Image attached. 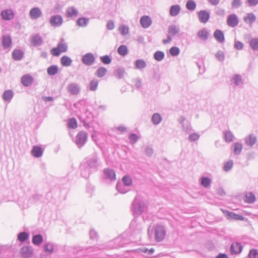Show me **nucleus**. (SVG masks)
I'll return each instance as SVG.
<instances>
[{"instance_id":"obj_13","label":"nucleus","mask_w":258,"mask_h":258,"mask_svg":"<svg viewBox=\"0 0 258 258\" xmlns=\"http://www.w3.org/2000/svg\"><path fill=\"white\" fill-rule=\"evenodd\" d=\"M243 249V246L239 242H233L230 246V252L232 255L240 254Z\"/></svg>"},{"instance_id":"obj_20","label":"nucleus","mask_w":258,"mask_h":258,"mask_svg":"<svg viewBox=\"0 0 258 258\" xmlns=\"http://www.w3.org/2000/svg\"><path fill=\"white\" fill-rule=\"evenodd\" d=\"M31 43L33 46H39L43 43L42 38L39 34H36L31 37Z\"/></svg>"},{"instance_id":"obj_64","label":"nucleus","mask_w":258,"mask_h":258,"mask_svg":"<svg viewBox=\"0 0 258 258\" xmlns=\"http://www.w3.org/2000/svg\"><path fill=\"white\" fill-rule=\"evenodd\" d=\"M233 163L232 160L227 162L224 166L223 169L225 171L227 172L231 170L233 167Z\"/></svg>"},{"instance_id":"obj_32","label":"nucleus","mask_w":258,"mask_h":258,"mask_svg":"<svg viewBox=\"0 0 258 258\" xmlns=\"http://www.w3.org/2000/svg\"><path fill=\"white\" fill-rule=\"evenodd\" d=\"M29 238V233L23 231L19 233L17 235V240L21 243L26 241Z\"/></svg>"},{"instance_id":"obj_16","label":"nucleus","mask_w":258,"mask_h":258,"mask_svg":"<svg viewBox=\"0 0 258 258\" xmlns=\"http://www.w3.org/2000/svg\"><path fill=\"white\" fill-rule=\"evenodd\" d=\"M79 12L74 7H70L67 9L66 16L67 18L75 19L78 15Z\"/></svg>"},{"instance_id":"obj_60","label":"nucleus","mask_w":258,"mask_h":258,"mask_svg":"<svg viewBox=\"0 0 258 258\" xmlns=\"http://www.w3.org/2000/svg\"><path fill=\"white\" fill-rule=\"evenodd\" d=\"M118 31L121 35L125 36L128 33L129 28L127 26L123 25L119 27Z\"/></svg>"},{"instance_id":"obj_23","label":"nucleus","mask_w":258,"mask_h":258,"mask_svg":"<svg viewBox=\"0 0 258 258\" xmlns=\"http://www.w3.org/2000/svg\"><path fill=\"white\" fill-rule=\"evenodd\" d=\"M1 16L3 20L8 21L13 19L14 14L12 10L7 9L1 12Z\"/></svg>"},{"instance_id":"obj_54","label":"nucleus","mask_w":258,"mask_h":258,"mask_svg":"<svg viewBox=\"0 0 258 258\" xmlns=\"http://www.w3.org/2000/svg\"><path fill=\"white\" fill-rule=\"evenodd\" d=\"M165 54L163 51H157L154 54V58L157 61H161L164 59Z\"/></svg>"},{"instance_id":"obj_25","label":"nucleus","mask_w":258,"mask_h":258,"mask_svg":"<svg viewBox=\"0 0 258 258\" xmlns=\"http://www.w3.org/2000/svg\"><path fill=\"white\" fill-rule=\"evenodd\" d=\"M31 154L35 158H40L42 156L43 150L39 146H34L31 150Z\"/></svg>"},{"instance_id":"obj_33","label":"nucleus","mask_w":258,"mask_h":258,"mask_svg":"<svg viewBox=\"0 0 258 258\" xmlns=\"http://www.w3.org/2000/svg\"><path fill=\"white\" fill-rule=\"evenodd\" d=\"M244 21L249 24H252L256 20L255 16L252 13H248L243 18Z\"/></svg>"},{"instance_id":"obj_6","label":"nucleus","mask_w":258,"mask_h":258,"mask_svg":"<svg viewBox=\"0 0 258 258\" xmlns=\"http://www.w3.org/2000/svg\"><path fill=\"white\" fill-rule=\"evenodd\" d=\"M87 139V133L84 131H81L76 137L75 143L78 147L80 148L86 144Z\"/></svg>"},{"instance_id":"obj_1","label":"nucleus","mask_w":258,"mask_h":258,"mask_svg":"<svg viewBox=\"0 0 258 258\" xmlns=\"http://www.w3.org/2000/svg\"><path fill=\"white\" fill-rule=\"evenodd\" d=\"M96 154L86 158L80 165L81 175L88 178L91 174L98 170L100 163Z\"/></svg>"},{"instance_id":"obj_59","label":"nucleus","mask_w":258,"mask_h":258,"mask_svg":"<svg viewBox=\"0 0 258 258\" xmlns=\"http://www.w3.org/2000/svg\"><path fill=\"white\" fill-rule=\"evenodd\" d=\"M139 139V137L134 133L131 134L128 136V139L130 141V143L132 145L135 144L137 142Z\"/></svg>"},{"instance_id":"obj_53","label":"nucleus","mask_w":258,"mask_h":258,"mask_svg":"<svg viewBox=\"0 0 258 258\" xmlns=\"http://www.w3.org/2000/svg\"><path fill=\"white\" fill-rule=\"evenodd\" d=\"M67 124L69 128L72 129H75L78 126L77 120L75 118L70 119Z\"/></svg>"},{"instance_id":"obj_39","label":"nucleus","mask_w":258,"mask_h":258,"mask_svg":"<svg viewBox=\"0 0 258 258\" xmlns=\"http://www.w3.org/2000/svg\"><path fill=\"white\" fill-rule=\"evenodd\" d=\"M43 241V237L40 234H36L32 237V242L35 245H39Z\"/></svg>"},{"instance_id":"obj_29","label":"nucleus","mask_w":258,"mask_h":258,"mask_svg":"<svg viewBox=\"0 0 258 258\" xmlns=\"http://www.w3.org/2000/svg\"><path fill=\"white\" fill-rule=\"evenodd\" d=\"M181 11V7L178 5H172L170 8L169 14L172 17L177 16Z\"/></svg>"},{"instance_id":"obj_51","label":"nucleus","mask_w":258,"mask_h":258,"mask_svg":"<svg viewBox=\"0 0 258 258\" xmlns=\"http://www.w3.org/2000/svg\"><path fill=\"white\" fill-rule=\"evenodd\" d=\"M99 81L96 79H94L90 81L89 89L90 91H95L97 90L98 86Z\"/></svg>"},{"instance_id":"obj_19","label":"nucleus","mask_w":258,"mask_h":258,"mask_svg":"<svg viewBox=\"0 0 258 258\" xmlns=\"http://www.w3.org/2000/svg\"><path fill=\"white\" fill-rule=\"evenodd\" d=\"M33 80V78L29 74L24 75L21 77V83L23 86L28 87L32 85Z\"/></svg>"},{"instance_id":"obj_36","label":"nucleus","mask_w":258,"mask_h":258,"mask_svg":"<svg viewBox=\"0 0 258 258\" xmlns=\"http://www.w3.org/2000/svg\"><path fill=\"white\" fill-rule=\"evenodd\" d=\"M60 63L63 67H69L71 65L72 60L69 56L63 55L60 59Z\"/></svg>"},{"instance_id":"obj_37","label":"nucleus","mask_w":258,"mask_h":258,"mask_svg":"<svg viewBox=\"0 0 258 258\" xmlns=\"http://www.w3.org/2000/svg\"><path fill=\"white\" fill-rule=\"evenodd\" d=\"M231 81L235 86H239L243 84V80L241 75L239 74L234 75L231 79Z\"/></svg>"},{"instance_id":"obj_21","label":"nucleus","mask_w":258,"mask_h":258,"mask_svg":"<svg viewBox=\"0 0 258 258\" xmlns=\"http://www.w3.org/2000/svg\"><path fill=\"white\" fill-rule=\"evenodd\" d=\"M20 253L23 258H29L32 256L33 251L29 246H23L20 249Z\"/></svg>"},{"instance_id":"obj_43","label":"nucleus","mask_w":258,"mask_h":258,"mask_svg":"<svg viewBox=\"0 0 258 258\" xmlns=\"http://www.w3.org/2000/svg\"><path fill=\"white\" fill-rule=\"evenodd\" d=\"M58 71V67L57 65H52L47 69V73L49 76L55 75Z\"/></svg>"},{"instance_id":"obj_9","label":"nucleus","mask_w":258,"mask_h":258,"mask_svg":"<svg viewBox=\"0 0 258 258\" xmlns=\"http://www.w3.org/2000/svg\"><path fill=\"white\" fill-rule=\"evenodd\" d=\"M143 226L141 224L138 223L136 218H134L131 222L130 226V230L132 234H139L142 230Z\"/></svg>"},{"instance_id":"obj_58","label":"nucleus","mask_w":258,"mask_h":258,"mask_svg":"<svg viewBox=\"0 0 258 258\" xmlns=\"http://www.w3.org/2000/svg\"><path fill=\"white\" fill-rule=\"evenodd\" d=\"M227 215L232 219L243 220L244 219L242 215H238L231 212H228Z\"/></svg>"},{"instance_id":"obj_15","label":"nucleus","mask_w":258,"mask_h":258,"mask_svg":"<svg viewBox=\"0 0 258 258\" xmlns=\"http://www.w3.org/2000/svg\"><path fill=\"white\" fill-rule=\"evenodd\" d=\"M199 21L202 23H206L210 17V13L206 10H201L198 13Z\"/></svg>"},{"instance_id":"obj_47","label":"nucleus","mask_w":258,"mask_h":258,"mask_svg":"<svg viewBox=\"0 0 258 258\" xmlns=\"http://www.w3.org/2000/svg\"><path fill=\"white\" fill-rule=\"evenodd\" d=\"M44 251L48 254H52L54 251L53 244L51 243H45L44 245Z\"/></svg>"},{"instance_id":"obj_38","label":"nucleus","mask_w":258,"mask_h":258,"mask_svg":"<svg viewBox=\"0 0 258 258\" xmlns=\"http://www.w3.org/2000/svg\"><path fill=\"white\" fill-rule=\"evenodd\" d=\"M255 201V195L252 192H248L244 196V201L248 204L253 203Z\"/></svg>"},{"instance_id":"obj_50","label":"nucleus","mask_w":258,"mask_h":258,"mask_svg":"<svg viewBox=\"0 0 258 258\" xmlns=\"http://www.w3.org/2000/svg\"><path fill=\"white\" fill-rule=\"evenodd\" d=\"M117 52L119 55L124 56L127 54V47L124 45H121L118 47Z\"/></svg>"},{"instance_id":"obj_55","label":"nucleus","mask_w":258,"mask_h":258,"mask_svg":"<svg viewBox=\"0 0 258 258\" xmlns=\"http://www.w3.org/2000/svg\"><path fill=\"white\" fill-rule=\"evenodd\" d=\"M125 74V70L123 68H119L115 72H114V75L116 76L117 79H121L123 77Z\"/></svg>"},{"instance_id":"obj_62","label":"nucleus","mask_w":258,"mask_h":258,"mask_svg":"<svg viewBox=\"0 0 258 258\" xmlns=\"http://www.w3.org/2000/svg\"><path fill=\"white\" fill-rule=\"evenodd\" d=\"M169 53L173 56H177L180 53L179 48L176 46H173L169 49Z\"/></svg>"},{"instance_id":"obj_22","label":"nucleus","mask_w":258,"mask_h":258,"mask_svg":"<svg viewBox=\"0 0 258 258\" xmlns=\"http://www.w3.org/2000/svg\"><path fill=\"white\" fill-rule=\"evenodd\" d=\"M2 39V45L4 49H8L11 46L12 41L10 35H4Z\"/></svg>"},{"instance_id":"obj_12","label":"nucleus","mask_w":258,"mask_h":258,"mask_svg":"<svg viewBox=\"0 0 258 258\" xmlns=\"http://www.w3.org/2000/svg\"><path fill=\"white\" fill-rule=\"evenodd\" d=\"M95 57L93 53H87L82 57V62L86 66H90L95 62Z\"/></svg>"},{"instance_id":"obj_10","label":"nucleus","mask_w":258,"mask_h":258,"mask_svg":"<svg viewBox=\"0 0 258 258\" xmlns=\"http://www.w3.org/2000/svg\"><path fill=\"white\" fill-rule=\"evenodd\" d=\"M63 18L60 15H52L49 19L50 25L53 27H59L63 23Z\"/></svg>"},{"instance_id":"obj_56","label":"nucleus","mask_w":258,"mask_h":258,"mask_svg":"<svg viewBox=\"0 0 258 258\" xmlns=\"http://www.w3.org/2000/svg\"><path fill=\"white\" fill-rule=\"evenodd\" d=\"M90 238L94 241H97L99 238V235L97 232L93 229H91L89 231Z\"/></svg>"},{"instance_id":"obj_49","label":"nucleus","mask_w":258,"mask_h":258,"mask_svg":"<svg viewBox=\"0 0 258 258\" xmlns=\"http://www.w3.org/2000/svg\"><path fill=\"white\" fill-rule=\"evenodd\" d=\"M196 3L192 0H188L185 5L186 8L190 11H194L196 8Z\"/></svg>"},{"instance_id":"obj_44","label":"nucleus","mask_w":258,"mask_h":258,"mask_svg":"<svg viewBox=\"0 0 258 258\" xmlns=\"http://www.w3.org/2000/svg\"><path fill=\"white\" fill-rule=\"evenodd\" d=\"M211 180L210 178L206 176H203L201 178V184L205 188H208L210 186Z\"/></svg>"},{"instance_id":"obj_11","label":"nucleus","mask_w":258,"mask_h":258,"mask_svg":"<svg viewBox=\"0 0 258 258\" xmlns=\"http://www.w3.org/2000/svg\"><path fill=\"white\" fill-rule=\"evenodd\" d=\"M178 121L182 124V130L186 133L188 134L192 131L190 123L189 121L186 119L185 117L183 116H180L178 119Z\"/></svg>"},{"instance_id":"obj_61","label":"nucleus","mask_w":258,"mask_h":258,"mask_svg":"<svg viewBox=\"0 0 258 258\" xmlns=\"http://www.w3.org/2000/svg\"><path fill=\"white\" fill-rule=\"evenodd\" d=\"M100 59L101 61L105 64H108L111 62V58L108 55L100 56Z\"/></svg>"},{"instance_id":"obj_14","label":"nucleus","mask_w":258,"mask_h":258,"mask_svg":"<svg viewBox=\"0 0 258 258\" xmlns=\"http://www.w3.org/2000/svg\"><path fill=\"white\" fill-rule=\"evenodd\" d=\"M67 90L71 95H77L80 93L81 87L77 83H72L68 85Z\"/></svg>"},{"instance_id":"obj_30","label":"nucleus","mask_w":258,"mask_h":258,"mask_svg":"<svg viewBox=\"0 0 258 258\" xmlns=\"http://www.w3.org/2000/svg\"><path fill=\"white\" fill-rule=\"evenodd\" d=\"M42 198L43 197L42 195L38 194H34L29 198L28 200V203L30 204H36L38 202H41Z\"/></svg>"},{"instance_id":"obj_26","label":"nucleus","mask_w":258,"mask_h":258,"mask_svg":"<svg viewBox=\"0 0 258 258\" xmlns=\"http://www.w3.org/2000/svg\"><path fill=\"white\" fill-rule=\"evenodd\" d=\"M29 15L31 19H37L41 16L42 12L39 8L34 7L30 10Z\"/></svg>"},{"instance_id":"obj_48","label":"nucleus","mask_w":258,"mask_h":258,"mask_svg":"<svg viewBox=\"0 0 258 258\" xmlns=\"http://www.w3.org/2000/svg\"><path fill=\"white\" fill-rule=\"evenodd\" d=\"M242 150V145L238 142L234 144L233 153L234 155H239Z\"/></svg>"},{"instance_id":"obj_46","label":"nucleus","mask_w":258,"mask_h":258,"mask_svg":"<svg viewBox=\"0 0 258 258\" xmlns=\"http://www.w3.org/2000/svg\"><path fill=\"white\" fill-rule=\"evenodd\" d=\"M107 72V69L105 68L101 67L96 70L95 74L98 78H102L106 75Z\"/></svg>"},{"instance_id":"obj_42","label":"nucleus","mask_w":258,"mask_h":258,"mask_svg":"<svg viewBox=\"0 0 258 258\" xmlns=\"http://www.w3.org/2000/svg\"><path fill=\"white\" fill-rule=\"evenodd\" d=\"M135 65L137 69L142 70L146 67L147 63L144 59H139L135 61Z\"/></svg>"},{"instance_id":"obj_41","label":"nucleus","mask_w":258,"mask_h":258,"mask_svg":"<svg viewBox=\"0 0 258 258\" xmlns=\"http://www.w3.org/2000/svg\"><path fill=\"white\" fill-rule=\"evenodd\" d=\"M162 118L160 114L156 113L153 114L151 118V121L154 125L159 124L162 121Z\"/></svg>"},{"instance_id":"obj_28","label":"nucleus","mask_w":258,"mask_h":258,"mask_svg":"<svg viewBox=\"0 0 258 258\" xmlns=\"http://www.w3.org/2000/svg\"><path fill=\"white\" fill-rule=\"evenodd\" d=\"M23 57L24 52L20 49H14L12 52V58L15 60H20Z\"/></svg>"},{"instance_id":"obj_27","label":"nucleus","mask_w":258,"mask_h":258,"mask_svg":"<svg viewBox=\"0 0 258 258\" xmlns=\"http://www.w3.org/2000/svg\"><path fill=\"white\" fill-rule=\"evenodd\" d=\"M198 37L202 40L206 41L209 37V33L205 28L199 30L197 33Z\"/></svg>"},{"instance_id":"obj_5","label":"nucleus","mask_w":258,"mask_h":258,"mask_svg":"<svg viewBox=\"0 0 258 258\" xmlns=\"http://www.w3.org/2000/svg\"><path fill=\"white\" fill-rule=\"evenodd\" d=\"M180 31V28L178 26L174 24L170 25L168 28V35L166 39H163L162 43L164 44L169 43L172 40V37L177 35Z\"/></svg>"},{"instance_id":"obj_57","label":"nucleus","mask_w":258,"mask_h":258,"mask_svg":"<svg viewBox=\"0 0 258 258\" xmlns=\"http://www.w3.org/2000/svg\"><path fill=\"white\" fill-rule=\"evenodd\" d=\"M122 182L123 183L122 184L123 185H124L125 186H128L132 185L133 183V180L129 176L125 175L122 178Z\"/></svg>"},{"instance_id":"obj_18","label":"nucleus","mask_w":258,"mask_h":258,"mask_svg":"<svg viewBox=\"0 0 258 258\" xmlns=\"http://www.w3.org/2000/svg\"><path fill=\"white\" fill-rule=\"evenodd\" d=\"M227 22L229 26L234 27L238 24L239 21L235 14H231L228 16Z\"/></svg>"},{"instance_id":"obj_24","label":"nucleus","mask_w":258,"mask_h":258,"mask_svg":"<svg viewBox=\"0 0 258 258\" xmlns=\"http://www.w3.org/2000/svg\"><path fill=\"white\" fill-rule=\"evenodd\" d=\"M140 24L144 28H148L152 24V20L149 16H143L140 19Z\"/></svg>"},{"instance_id":"obj_45","label":"nucleus","mask_w":258,"mask_h":258,"mask_svg":"<svg viewBox=\"0 0 258 258\" xmlns=\"http://www.w3.org/2000/svg\"><path fill=\"white\" fill-rule=\"evenodd\" d=\"M93 109L97 112L103 111L106 109V106L105 105H101L99 102L95 101L93 104Z\"/></svg>"},{"instance_id":"obj_8","label":"nucleus","mask_w":258,"mask_h":258,"mask_svg":"<svg viewBox=\"0 0 258 258\" xmlns=\"http://www.w3.org/2000/svg\"><path fill=\"white\" fill-rule=\"evenodd\" d=\"M166 231L162 225H157L155 228V238L157 242L162 241L165 238Z\"/></svg>"},{"instance_id":"obj_34","label":"nucleus","mask_w":258,"mask_h":258,"mask_svg":"<svg viewBox=\"0 0 258 258\" xmlns=\"http://www.w3.org/2000/svg\"><path fill=\"white\" fill-rule=\"evenodd\" d=\"M14 94L11 90H7L4 92L2 97L5 101H10L13 97Z\"/></svg>"},{"instance_id":"obj_2","label":"nucleus","mask_w":258,"mask_h":258,"mask_svg":"<svg viewBox=\"0 0 258 258\" xmlns=\"http://www.w3.org/2000/svg\"><path fill=\"white\" fill-rule=\"evenodd\" d=\"M148 208V202L146 200L141 199L136 197L132 206V210L135 217L141 215Z\"/></svg>"},{"instance_id":"obj_3","label":"nucleus","mask_w":258,"mask_h":258,"mask_svg":"<svg viewBox=\"0 0 258 258\" xmlns=\"http://www.w3.org/2000/svg\"><path fill=\"white\" fill-rule=\"evenodd\" d=\"M68 50V45L64 39L61 38L57 44L56 47L50 50V53L54 56H58L61 53L66 52Z\"/></svg>"},{"instance_id":"obj_4","label":"nucleus","mask_w":258,"mask_h":258,"mask_svg":"<svg viewBox=\"0 0 258 258\" xmlns=\"http://www.w3.org/2000/svg\"><path fill=\"white\" fill-rule=\"evenodd\" d=\"M100 180L103 185L111 184L113 181V169L109 168H104L100 177Z\"/></svg>"},{"instance_id":"obj_31","label":"nucleus","mask_w":258,"mask_h":258,"mask_svg":"<svg viewBox=\"0 0 258 258\" xmlns=\"http://www.w3.org/2000/svg\"><path fill=\"white\" fill-rule=\"evenodd\" d=\"M214 37L219 43H223L225 40L224 33L220 30H216L214 32Z\"/></svg>"},{"instance_id":"obj_17","label":"nucleus","mask_w":258,"mask_h":258,"mask_svg":"<svg viewBox=\"0 0 258 258\" xmlns=\"http://www.w3.org/2000/svg\"><path fill=\"white\" fill-rule=\"evenodd\" d=\"M256 141L257 138L253 134H251L244 138L245 144L249 147H252Z\"/></svg>"},{"instance_id":"obj_63","label":"nucleus","mask_w":258,"mask_h":258,"mask_svg":"<svg viewBox=\"0 0 258 258\" xmlns=\"http://www.w3.org/2000/svg\"><path fill=\"white\" fill-rule=\"evenodd\" d=\"M125 186L123 185L122 183H117L116 188L117 191L121 194H125L127 192V190L125 187Z\"/></svg>"},{"instance_id":"obj_35","label":"nucleus","mask_w":258,"mask_h":258,"mask_svg":"<svg viewBox=\"0 0 258 258\" xmlns=\"http://www.w3.org/2000/svg\"><path fill=\"white\" fill-rule=\"evenodd\" d=\"M89 22V19L88 18L82 17L79 18L77 21L76 24L79 27H86Z\"/></svg>"},{"instance_id":"obj_40","label":"nucleus","mask_w":258,"mask_h":258,"mask_svg":"<svg viewBox=\"0 0 258 258\" xmlns=\"http://www.w3.org/2000/svg\"><path fill=\"white\" fill-rule=\"evenodd\" d=\"M223 134L224 140L227 143L231 142L234 138L233 133L230 131H224Z\"/></svg>"},{"instance_id":"obj_7","label":"nucleus","mask_w":258,"mask_h":258,"mask_svg":"<svg viewBox=\"0 0 258 258\" xmlns=\"http://www.w3.org/2000/svg\"><path fill=\"white\" fill-rule=\"evenodd\" d=\"M130 239L128 238L127 232L122 233L119 237L114 239V243L118 247H123L127 244L130 243Z\"/></svg>"},{"instance_id":"obj_52","label":"nucleus","mask_w":258,"mask_h":258,"mask_svg":"<svg viewBox=\"0 0 258 258\" xmlns=\"http://www.w3.org/2000/svg\"><path fill=\"white\" fill-rule=\"evenodd\" d=\"M249 45L253 50H258V38H252L250 41Z\"/></svg>"}]
</instances>
